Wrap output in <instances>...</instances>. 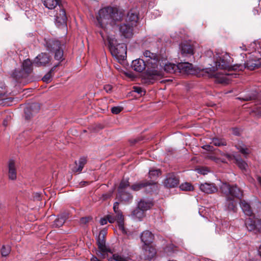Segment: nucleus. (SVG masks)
<instances>
[{
	"mask_svg": "<svg viewBox=\"0 0 261 261\" xmlns=\"http://www.w3.org/2000/svg\"><path fill=\"white\" fill-rule=\"evenodd\" d=\"M241 55L247 59L244 63V65L236 64L232 66V60L229 55L226 52H216L214 56V61L215 66L209 68H205L203 71L209 77H215L218 83L227 84L229 83L231 77H236V74H228L216 73V70L220 69L238 70H242L247 68L250 70H254L259 68L261 65V54L259 51H252L247 54L241 53Z\"/></svg>",
	"mask_w": 261,
	"mask_h": 261,
	"instance_id": "f257e3e1",
	"label": "nucleus"
},
{
	"mask_svg": "<svg viewBox=\"0 0 261 261\" xmlns=\"http://www.w3.org/2000/svg\"><path fill=\"white\" fill-rule=\"evenodd\" d=\"M143 55L145 61L141 59L133 61L132 67L136 71L141 72L146 68V74L151 79H156L163 75V71L159 67L158 56L149 50H145Z\"/></svg>",
	"mask_w": 261,
	"mask_h": 261,
	"instance_id": "f03ea898",
	"label": "nucleus"
},
{
	"mask_svg": "<svg viewBox=\"0 0 261 261\" xmlns=\"http://www.w3.org/2000/svg\"><path fill=\"white\" fill-rule=\"evenodd\" d=\"M123 16V13L117 8L112 7H104L99 10L96 17L97 27L103 30L102 31L107 35L108 27L113 26L120 21Z\"/></svg>",
	"mask_w": 261,
	"mask_h": 261,
	"instance_id": "7ed1b4c3",
	"label": "nucleus"
},
{
	"mask_svg": "<svg viewBox=\"0 0 261 261\" xmlns=\"http://www.w3.org/2000/svg\"><path fill=\"white\" fill-rule=\"evenodd\" d=\"M220 189L226 196L225 210L228 212H236V202L233 198H241L243 196L242 191L236 185L231 186L226 183H223Z\"/></svg>",
	"mask_w": 261,
	"mask_h": 261,
	"instance_id": "20e7f679",
	"label": "nucleus"
},
{
	"mask_svg": "<svg viewBox=\"0 0 261 261\" xmlns=\"http://www.w3.org/2000/svg\"><path fill=\"white\" fill-rule=\"evenodd\" d=\"M102 38L107 39L109 43V49L112 55L118 61H122L126 58V45L124 43H117L116 40L110 38L102 32H99Z\"/></svg>",
	"mask_w": 261,
	"mask_h": 261,
	"instance_id": "39448f33",
	"label": "nucleus"
},
{
	"mask_svg": "<svg viewBox=\"0 0 261 261\" xmlns=\"http://www.w3.org/2000/svg\"><path fill=\"white\" fill-rule=\"evenodd\" d=\"M45 46L47 50L50 52H55L54 58L55 60L62 61L63 58V50L62 44L59 40L49 39L46 41Z\"/></svg>",
	"mask_w": 261,
	"mask_h": 261,
	"instance_id": "423d86ee",
	"label": "nucleus"
},
{
	"mask_svg": "<svg viewBox=\"0 0 261 261\" xmlns=\"http://www.w3.org/2000/svg\"><path fill=\"white\" fill-rule=\"evenodd\" d=\"M32 63L30 59L25 60L22 64V69H15L12 73V76L16 80L25 77L32 71Z\"/></svg>",
	"mask_w": 261,
	"mask_h": 261,
	"instance_id": "0eeeda50",
	"label": "nucleus"
},
{
	"mask_svg": "<svg viewBox=\"0 0 261 261\" xmlns=\"http://www.w3.org/2000/svg\"><path fill=\"white\" fill-rule=\"evenodd\" d=\"M104 233V231H101L99 233L97 239V243L99 249L97 254L102 258L107 257L108 256V253L110 252V251L107 248L105 244Z\"/></svg>",
	"mask_w": 261,
	"mask_h": 261,
	"instance_id": "6e6552de",
	"label": "nucleus"
},
{
	"mask_svg": "<svg viewBox=\"0 0 261 261\" xmlns=\"http://www.w3.org/2000/svg\"><path fill=\"white\" fill-rule=\"evenodd\" d=\"M150 187L148 192L156 191L158 189V186L155 182H148L146 181H141L134 184L131 186V189L134 191H138L144 188Z\"/></svg>",
	"mask_w": 261,
	"mask_h": 261,
	"instance_id": "1a4fd4ad",
	"label": "nucleus"
},
{
	"mask_svg": "<svg viewBox=\"0 0 261 261\" xmlns=\"http://www.w3.org/2000/svg\"><path fill=\"white\" fill-rule=\"evenodd\" d=\"M113 210L118 219V227L123 234H127V231L124 226V217L122 213L119 209V203L116 202L114 204Z\"/></svg>",
	"mask_w": 261,
	"mask_h": 261,
	"instance_id": "9d476101",
	"label": "nucleus"
},
{
	"mask_svg": "<svg viewBox=\"0 0 261 261\" xmlns=\"http://www.w3.org/2000/svg\"><path fill=\"white\" fill-rule=\"evenodd\" d=\"M55 22L58 27L64 25L66 23L67 16L64 9L62 6H59L55 15Z\"/></svg>",
	"mask_w": 261,
	"mask_h": 261,
	"instance_id": "9b49d317",
	"label": "nucleus"
},
{
	"mask_svg": "<svg viewBox=\"0 0 261 261\" xmlns=\"http://www.w3.org/2000/svg\"><path fill=\"white\" fill-rule=\"evenodd\" d=\"M158 64L159 67H160L162 71H163L162 67H164V70L167 73H173L178 71V64L175 65L171 63H164L163 60L160 61L159 57H158ZM164 75V72H163V75ZM160 77H161L160 76Z\"/></svg>",
	"mask_w": 261,
	"mask_h": 261,
	"instance_id": "f8f14e48",
	"label": "nucleus"
},
{
	"mask_svg": "<svg viewBox=\"0 0 261 261\" xmlns=\"http://www.w3.org/2000/svg\"><path fill=\"white\" fill-rule=\"evenodd\" d=\"M134 26L127 22L121 24L119 27V32L121 36L125 38H130L133 36Z\"/></svg>",
	"mask_w": 261,
	"mask_h": 261,
	"instance_id": "ddd939ff",
	"label": "nucleus"
},
{
	"mask_svg": "<svg viewBox=\"0 0 261 261\" xmlns=\"http://www.w3.org/2000/svg\"><path fill=\"white\" fill-rule=\"evenodd\" d=\"M245 225L249 231H261V221L249 218L246 220Z\"/></svg>",
	"mask_w": 261,
	"mask_h": 261,
	"instance_id": "4468645a",
	"label": "nucleus"
},
{
	"mask_svg": "<svg viewBox=\"0 0 261 261\" xmlns=\"http://www.w3.org/2000/svg\"><path fill=\"white\" fill-rule=\"evenodd\" d=\"M142 250L146 259H151L155 256L156 253L155 248L151 244H143L142 245Z\"/></svg>",
	"mask_w": 261,
	"mask_h": 261,
	"instance_id": "2eb2a0df",
	"label": "nucleus"
},
{
	"mask_svg": "<svg viewBox=\"0 0 261 261\" xmlns=\"http://www.w3.org/2000/svg\"><path fill=\"white\" fill-rule=\"evenodd\" d=\"M50 58L47 54L41 53L35 59L33 64L36 66H45L49 63Z\"/></svg>",
	"mask_w": 261,
	"mask_h": 261,
	"instance_id": "dca6fc26",
	"label": "nucleus"
},
{
	"mask_svg": "<svg viewBox=\"0 0 261 261\" xmlns=\"http://www.w3.org/2000/svg\"><path fill=\"white\" fill-rule=\"evenodd\" d=\"M199 188L201 191L206 194H212L217 191V187L213 183L201 184L199 185Z\"/></svg>",
	"mask_w": 261,
	"mask_h": 261,
	"instance_id": "f3484780",
	"label": "nucleus"
},
{
	"mask_svg": "<svg viewBox=\"0 0 261 261\" xmlns=\"http://www.w3.org/2000/svg\"><path fill=\"white\" fill-rule=\"evenodd\" d=\"M179 183L178 178L173 174H169L167 176L164 181L165 186L169 188H174Z\"/></svg>",
	"mask_w": 261,
	"mask_h": 261,
	"instance_id": "a211bd4d",
	"label": "nucleus"
},
{
	"mask_svg": "<svg viewBox=\"0 0 261 261\" xmlns=\"http://www.w3.org/2000/svg\"><path fill=\"white\" fill-rule=\"evenodd\" d=\"M8 176L11 180L16 179L17 177L16 168L15 161L10 159L8 163Z\"/></svg>",
	"mask_w": 261,
	"mask_h": 261,
	"instance_id": "6ab92c4d",
	"label": "nucleus"
},
{
	"mask_svg": "<svg viewBox=\"0 0 261 261\" xmlns=\"http://www.w3.org/2000/svg\"><path fill=\"white\" fill-rule=\"evenodd\" d=\"M138 20V13L136 9L131 10L127 14L126 22L135 27Z\"/></svg>",
	"mask_w": 261,
	"mask_h": 261,
	"instance_id": "aec40b11",
	"label": "nucleus"
},
{
	"mask_svg": "<svg viewBox=\"0 0 261 261\" xmlns=\"http://www.w3.org/2000/svg\"><path fill=\"white\" fill-rule=\"evenodd\" d=\"M180 54L182 57H189L193 55L192 46L187 43H182L180 45Z\"/></svg>",
	"mask_w": 261,
	"mask_h": 261,
	"instance_id": "412c9836",
	"label": "nucleus"
},
{
	"mask_svg": "<svg viewBox=\"0 0 261 261\" xmlns=\"http://www.w3.org/2000/svg\"><path fill=\"white\" fill-rule=\"evenodd\" d=\"M140 238L143 244L147 245L152 244L154 239V236L151 232L145 230L141 233Z\"/></svg>",
	"mask_w": 261,
	"mask_h": 261,
	"instance_id": "4be33fe9",
	"label": "nucleus"
},
{
	"mask_svg": "<svg viewBox=\"0 0 261 261\" xmlns=\"http://www.w3.org/2000/svg\"><path fill=\"white\" fill-rule=\"evenodd\" d=\"M193 65L189 62H181L178 64V71L181 73H191Z\"/></svg>",
	"mask_w": 261,
	"mask_h": 261,
	"instance_id": "5701e85b",
	"label": "nucleus"
},
{
	"mask_svg": "<svg viewBox=\"0 0 261 261\" xmlns=\"http://www.w3.org/2000/svg\"><path fill=\"white\" fill-rule=\"evenodd\" d=\"M236 147L245 158H247L251 152L250 148L242 142H238Z\"/></svg>",
	"mask_w": 261,
	"mask_h": 261,
	"instance_id": "b1692460",
	"label": "nucleus"
},
{
	"mask_svg": "<svg viewBox=\"0 0 261 261\" xmlns=\"http://www.w3.org/2000/svg\"><path fill=\"white\" fill-rule=\"evenodd\" d=\"M68 218V214L66 213H63L58 216L57 218L54 221L53 226L54 227H60L65 223L66 220Z\"/></svg>",
	"mask_w": 261,
	"mask_h": 261,
	"instance_id": "393cba45",
	"label": "nucleus"
},
{
	"mask_svg": "<svg viewBox=\"0 0 261 261\" xmlns=\"http://www.w3.org/2000/svg\"><path fill=\"white\" fill-rule=\"evenodd\" d=\"M44 6L48 9L52 10L59 7L60 0H43Z\"/></svg>",
	"mask_w": 261,
	"mask_h": 261,
	"instance_id": "a878e982",
	"label": "nucleus"
},
{
	"mask_svg": "<svg viewBox=\"0 0 261 261\" xmlns=\"http://www.w3.org/2000/svg\"><path fill=\"white\" fill-rule=\"evenodd\" d=\"M241 207L244 213L247 216H251L252 212L250 204L245 200H242L240 203Z\"/></svg>",
	"mask_w": 261,
	"mask_h": 261,
	"instance_id": "bb28decb",
	"label": "nucleus"
},
{
	"mask_svg": "<svg viewBox=\"0 0 261 261\" xmlns=\"http://www.w3.org/2000/svg\"><path fill=\"white\" fill-rule=\"evenodd\" d=\"M144 211L138 207L134 210L132 212V216L134 219L141 221V219L144 217Z\"/></svg>",
	"mask_w": 261,
	"mask_h": 261,
	"instance_id": "cd10ccee",
	"label": "nucleus"
},
{
	"mask_svg": "<svg viewBox=\"0 0 261 261\" xmlns=\"http://www.w3.org/2000/svg\"><path fill=\"white\" fill-rule=\"evenodd\" d=\"M86 162L87 160L86 158H80L77 162H75V166L74 168L73 171L76 172H80L82 171Z\"/></svg>",
	"mask_w": 261,
	"mask_h": 261,
	"instance_id": "c85d7f7f",
	"label": "nucleus"
},
{
	"mask_svg": "<svg viewBox=\"0 0 261 261\" xmlns=\"http://www.w3.org/2000/svg\"><path fill=\"white\" fill-rule=\"evenodd\" d=\"M152 205L153 204L152 202L145 200H140L138 204V207L141 208L144 211H146L150 208Z\"/></svg>",
	"mask_w": 261,
	"mask_h": 261,
	"instance_id": "c756f323",
	"label": "nucleus"
},
{
	"mask_svg": "<svg viewBox=\"0 0 261 261\" xmlns=\"http://www.w3.org/2000/svg\"><path fill=\"white\" fill-rule=\"evenodd\" d=\"M234 158L238 167L242 170H246L248 167L247 164L241 158H237L236 156H234Z\"/></svg>",
	"mask_w": 261,
	"mask_h": 261,
	"instance_id": "7c9ffc66",
	"label": "nucleus"
},
{
	"mask_svg": "<svg viewBox=\"0 0 261 261\" xmlns=\"http://www.w3.org/2000/svg\"><path fill=\"white\" fill-rule=\"evenodd\" d=\"M119 196L121 201L125 202H129L133 198L130 194L125 193L124 191L119 192Z\"/></svg>",
	"mask_w": 261,
	"mask_h": 261,
	"instance_id": "2f4dec72",
	"label": "nucleus"
},
{
	"mask_svg": "<svg viewBox=\"0 0 261 261\" xmlns=\"http://www.w3.org/2000/svg\"><path fill=\"white\" fill-rule=\"evenodd\" d=\"M211 144H213L214 145L216 146H226L227 143L226 141L224 139H219V138H213L212 140Z\"/></svg>",
	"mask_w": 261,
	"mask_h": 261,
	"instance_id": "473e14b6",
	"label": "nucleus"
},
{
	"mask_svg": "<svg viewBox=\"0 0 261 261\" xmlns=\"http://www.w3.org/2000/svg\"><path fill=\"white\" fill-rule=\"evenodd\" d=\"M109 261H128V258L123 255L115 254L109 259Z\"/></svg>",
	"mask_w": 261,
	"mask_h": 261,
	"instance_id": "72a5a7b5",
	"label": "nucleus"
},
{
	"mask_svg": "<svg viewBox=\"0 0 261 261\" xmlns=\"http://www.w3.org/2000/svg\"><path fill=\"white\" fill-rule=\"evenodd\" d=\"M129 186V183L128 181V178H123L121 180L119 188L118 191L119 192H121L122 191H123V190L128 187Z\"/></svg>",
	"mask_w": 261,
	"mask_h": 261,
	"instance_id": "f704fd0d",
	"label": "nucleus"
},
{
	"mask_svg": "<svg viewBox=\"0 0 261 261\" xmlns=\"http://www.w3.org/2000/svg\"><path fill=\"white\" fill-rule=\"evenodd\" d=\"M182 191H190L194 189L193 186L189 182H185L181 184L179 186Z\"/></svg>",
	"mask_w": 261,
	"mask_h": 261,
	"instance_id": "c9c22d12",
	"label": "nucleus"
},
{
	"mask_svg": "<svg viewBox=\"0 0 261 261\" xmlns=\"http://www.w3.org/2000/svg\"><path fill=\"white\" fill-rule=\"evenodd\" d=\"M161 174V172L158 169H150L149 171V176L150 178L155 179Z\"/></svg>",
	"mask_w": 261,
	"mask_h": 261,
	"instance_id": "e433bc0d",
	"label": "nucleus"
},
{
	"mask_svg": "<svg viewBox=\"0 0 261 261\" xmlns=\"http://www.w3.org/2000/svg\"><path fill=\"white\" fill-rule=\"evenodd\" d=\"M53 68L48 72H47L43 77L42 81L46 83H49L52 79V71L54 70V68Z\"/></svg>",
	"mask_w": 261,
	"mask_h": 261,
	"instance_id": "4c0bfd02",
	"label": "nucleus"
},
{
	"mask_svg": "<svg viewBox=\"0 0 261 261\" xmlns=\"http://www.w3.org/2000/svg\"><path fill=\"white\" fill-rule=\"evenodd\" d=\"M37 108V109H39V105L38 103H34L33 104L31 107H27L25 110H24V113H25V117L27 119H29L31 118V117L32 116V114H31V115L28 114V113L30 112L31 109L32 108Z\"/></svg>",
	"mask_w": 261,
	"mask_h": 261,
	"instance_id": "58836bf2",
	"label": "nucleus"
},
{
	"mask_svg": "<svg viewBox=\"0 0 261 261\" xmlns=\"http://www.w3.org/2000/svg\"><path fill=\"white\" fill-rule=\"evenodd\" d=\"M11 251L10 246L3 245L1 249V254L3 256H7Z\"/></svg>",
	"mask_w": 261,
	"mask_h": 261,
	"instance_id": "ea45409f",
	"label": "nucleus"
},
{
	"mask_svg": "<svg viewBox=\"0 0 261 261\" xmlns=\"http://www.w3.org/2000/svg\"><path fill=\"white\" fill-rule=\"evenodd\" d=\"M196 171L199 174L202 175H206L210 172V170L208 168L205 167H202L199 168H197Z\"/></svg>",
	"mask_w": 261,
	"mask_h": 261,
	"instance_id": "a19ab883",
	"label": "nucleus"
},
{
	"mask_svg": "<svg viewBox=\"0 0 261 261\" xmlns=\"http://www.w3.org/2000/svg\"><path fill=\"white\" fill-rule=\"evenodd\" d=\"M107 219L109 223H113L115 221H116L117 223H118V219H117V215H116V214H115V215H108L107 216Z\"/></svg>",
	"mask_w": 261,
	"mask_h": 261,
	"instance_id": "79ce46f5",
	"label": "nucleus"
},
{
	"mask_svg": "<svg viewBox=\"0 0 261 261\" xmlns=\"http://www.w3.org/2000/svg\"><path fill=\"white\" fill-rule=\"evenodd\" d=\"M123 110V108L120 106L114 107L111 108V112L114 114H118Z\"/></svg>",
	"mask_w": 261,
	"mask_h": 261,
	"instance_id": "37998d69",
	"label": "nucleus"
},
{
	"mask_svg": "<svg viewBox=\"0 0 261 261\" xmlns=\"http://www.w3.org/2000/svg\"><path fill=\"white\" fill-rule=\"evenodd\" d=\"M134 92L140 94L142 95L144 94L145 92L142 90V89L141 87L135 86L133 88Z\"/></svg>",
	"mask_w": 261,
	"mask_h": 261,
	"instance_id": "c03bdc74",
	"label": "nucleus"
},
{
	"mask_svg": "<svg viewBox=\"0 0 261 261\" xmlns=\"http://www.w3.org/2000/svg\"><path fill=\"white\" fill-rule=\"evenodd\" d=\"M201 147L203 149H205L207 151H213L214 150L213 147L210 145H205L202 146Z\"/></svg>",
	"mask_w": 261,
	"mask_h": 261,
	"instance_id": "a18cd8bd",
	"label": "nucleus"
},
{
	"mask_svg": "<svg viewBox=\"0 0 261 261\" xmlns=\"http://www.w3.org/2000/svg\"><path fill=\"white\" fill-rule=\"evenodd\" d=\"M103 89L107 93H110L112 90V86L110 85H106L104 86Z\"/></svg>",
	"mask_w": 261,
	"mask_h": 261,
	"instance_id": "49530a36",
	"label": "nucleus"
},
{
	"mask_svg": "<svg viewBox=\"0 0 261 261\" xmlns=\"http://www.w3.org/2000/svg\"><path fill=\"white\" fill-rule=\"evenodd\" d=\"M108 220L107 219V217L106 218H103L100 219V223L101 225H105L107 223Z\"/></svg>",
	"mask_w": 261,
	"mask_h": 261,
	"instance_id": "de8ad7c7",
	"label": "nucleus"
},
{
	"mask_svg": "<svg viewBox=\"0 0 261 261\" xmlns=\"http://www.w3.org/2000/svg\"><path fill=\"white\" fill-rule=\"evenodd\" d=\"M34 198L36 200H39L40 199V195L38 193L34 194Z\"/></svg>",
	"mask_w": 261,
	"mask_h": 261,
	"instance_id": "09e8293b",
	"label": "nucleus"
},
{
	"mask_svg": "<svg viewBox=\"0 0 261 261\" xmlns=\"http://www.w3.org/2000/svg\"><path fill=\"white\" fill-rule=\"evenodd\" d=\"M256 115L259 117H261V107L258 108L256 111Z\"/></svg>",
	"mask_w": 261,
	"mask_h": 261,
	"instance_id": "8fccbe9b",
	"label": "nucleus"
},
{
	"mask_svg": "<svg viewBox=\"0 0 261 261\" xmlns=\"http://www.w3.org/2000/svg\"><path fill=\"white\" fill-rule=\"evenodd\" d=\"M238 99H242L244 101H249L251 99V98L250 97H243V98L239 97V98H238Z\"/></svg>",
	"mask_w": 261,
	"mask_h": 261,
	"instance_id": "3c124183",
	"label": "nucleus"
},
{
	"mask_svg": "<svg viewBox=\"0 0 261 261\" xmlns=\"http://www.w3.org/2000/svg\"><path fill=\"white\" fill-rule=\"evenodd\" d=\"M240 49L243 50H246V51H250V49H248L246 46L244 45H243L242 46H240Z\"/></svg>",
	"mask_w": 261,
	"mask_h": 261,
	"instance_id": "603ef678",
	"label": "nucleus"
},
{
	"mask_svg": "<svg viewBox=\"0 0 261 261\" xmlns=\"http://www.w3.org/2000/svg\"><path fill=\"white\" fill-rule=\"evenodd\" d=\"M87 184H88V182L87 181H81L80 183V185L81 187H83V186H85Z\"/></svg>",
	"mask_w": 261,
	"mask_h": 261,
	"instance_id": "864d4df0",
	"label": "nucleus"
},
{
	"mask_svg": "<svg viewBox=\"0 0 261 261\" xmlns=\"http://www.w3.org/2000/svg\"><path fill=\"white\" fill-rule=\"evenodd\" d=\"M81 222L82 223H86L87 222H88V219L86 218H82L81 219Z\"/></svg>",
	"mask_w": 261,
	"mask_h": 261,
	"instance_id": "5fc2aeb1",
	"label": "nucleus"
},
{
	"mask_svg": "<svg viewBox=\"0 0 261 261\" xmlns=\"http://www.w3.org/2000/svg\"><path fill=\"white\" fill-rule=\"evenodd\" d=\"M91 261H101L99 259H98L96 257H93L91 258Z\"/></svg>",
	"mask_w": 261,
	"mask_h": 261,
	"instance_id": "6e6d98bb",
	"label": "nucleus"
},
{
	"mask_svg": "<svg viewBox=\"0 0 261 261\" xmlns=\"http://www.w3.org/2000/svg\"><path fill=\"white\" fill-rule=\"evenodd\" d=\"M257 180L260 186H261V176H258Z\"/></svg>",
	"mask_w": 261,
	"mask_h": 261,
	"instance_id": "4d7b16f0",
	"label": "nucleus"
},
{
	"mask_svg": "<svg viewBox=\"0 0 261 261\" xmlns=\"http://www.w3.org/2000/svg\"><path fill=\"white\" fill-rule=\"evenodd\" d=\"M206 54L207 55L209 56H211V55L213 54V52L211 50L207 51Z\"/></svg>",
	"mask_w": 261,
	"mask_h": 261,
	"instance_id": "13d9d810",
	"label": "nucleus"
},
{
	"mask_svg": "<svg viewBox=\"0 0 261 261\" xmlns=\"http://www.w3.org/2000/svg\"><path fill=\"white\" fill-rule=\"evenodd\" d=\"M3 125L5 126H7V125H8V122H7V121L6 120H4V121H3Z\"/></svg>",
	"mask_w": 261,
	"mask_h": 261,
	"instance_id": "bf43d9fd",
	"label": "nucleus"
},
{
	"mask_svg": "<svg viewBox=\"0 0 261 261\" xmlns=\"http://www.w3.org/2000/svg\"><path fill=\"white\" fill-rule=\"evenodd\" d=\"M4 97V94L2 93H0V99H3Z\"/></svg>",
	"mask_w": 261,
	"mask_h": 261,
	"instance_id": "052dcab7",
	"label": "nucleus"
},
{
	"mask_svg": "<svg viewBox=\"0 0 261 261\" xmlns=\"http://www.w3.org/2000/svg\"><path fill=\"white\" fill-rule=\"evenodd\" d=\"M258 251V253H259V255L261 256V245L259 247Z\"/></svg>",
	"mask_w": 261,
	"mask_h": 261,
	"instance_id": "680f3d73",
	"label": "nucleus"
},
{
	"mask_svg": "<svg viewBox=\"0 0 261 261\" xmlns=\"http://www.w3.org/2000/svg\"><path fill=\"white\" fill-rule=\"evenodd\" d=\"M255 45V43L254 42H253L251 44V45L253 47Z\"/></svg>",
	"mask_w": 261,
	"mask_h": 261,
	"instance_id": "e2e57ef3",
	"label": "nucleus"
},
{
	"mask_svg": "<svg viewBox=\"0 0 261 261\" xmlns=\"http://www.w3.org/2000/svg\"><path fill=\"white\" fill-rule=\"evenodd\" d=\"M258 5H259V6H261V1H259Z\"/></svg>",
	"mask_w": 261,
	"mask_h": 261,
	"instance_id": "0e129e2a",
	"label": "nucleus"
},
{
	"mask_svg": "<svg viewBox=\"0 0 261 261\" xmlns=\"http://www.w3.org/2000/svg\"><path fill=\"white\" fill-rule=\"evenodd\" d=\"M256 12H257V11L256 10H254V14H255Z\"/></svg>",
	"mask_w": 261,
	"mask_h": 261,
	"instance_id": "69168bd1",
	"label": "nucleus"
},
{
	"mask_svg": "<svg viewBox=\"0 0 261 261\" xmlns=\"http://www.w3.org/2000/svg\"><path fill=\"white\" fill-rule=\"evenodd\" d=\"M167 249H168V248H166V250H165V251H167Z\"/></svg>",
	"mask_w": 261,
	"mask_h": 261,
	"instance_id": "338daca9",
	"label": "nucleus"
}]
</instances>
